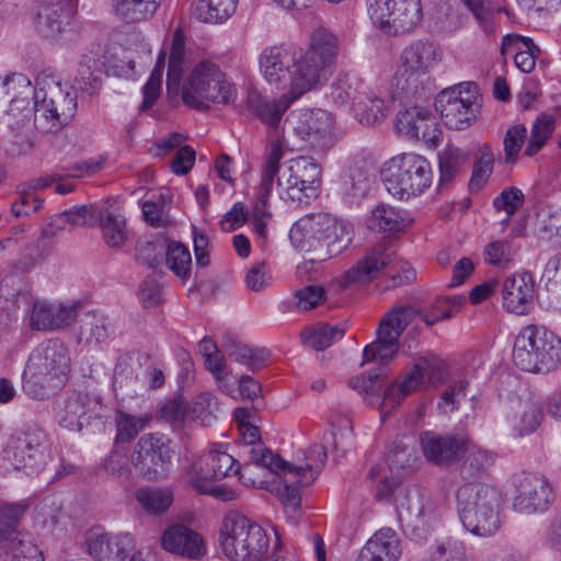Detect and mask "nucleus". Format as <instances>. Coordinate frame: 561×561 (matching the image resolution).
<instances>
[{
  "instance_id": "nucleus-1",
  "label": "nucleus",
  "mask_w": 561,
  "mask_h": 561,
  "mask_svg": "<svg viewBox=\"0 0 561 561\" xmlns=\"http://www.w3.org/2000/svg\"><path fill=\"white\" fill-rule=\"evenodd\" d=\"M336 55L335 36L325 28H317L308 50L298 58L289 48H265L260 56V69L271 85L300 98L329 80L335 68Z\"/></svg>"
},
{
  "instance_id": "nucleus-2",
  "label": "nucleus",
  "mask_w": 561,
  "mask_h": 561,
  "mask_svg": "<svg viewBox=\"0 0 561 561\" xmlns=\"http://www.w3.org/2000/svg\"><path fill=\"white\" fill-rule=\"evenodd\" d=\"M466 301L463 296H439L428 310H415L411 307H396L388 311L380 321L377 339L366 345L363 362L387 364L398 353L399 336L410 322L419 316L427 325L451 318Z\"/></svg>"
},
{
  "instance_id": "nucleus-3",
  "label": "nucleus",
  "mask_w": 561,
  "mask_h": 561,
  "mask_svg": "<svg viewBox=\"0 0 561 561\" xmlns=\"http://www.w3.org/2000/svg\"><path fill=\"white\" fill-rule=\"evenodd\" d=\"M457 511L465 529L477 537H490L501 528L502 492L486 483L468 482L456 493Z\"/></svg>"
},
{
  "instance_id": "nucleus-4",
  "label": "nucleus",
  "mask_w": 561,
  "mask_h": 561,
  "mask_svg": "<svg viewBox=\"0 0 561 561\" xmlns=\"http://www.w3.org/2000/svg\"><path fill=\"white\" fill-rule=\"evenodd\" d=\"M513 363L531 374H549L561 363V339L542 324L523 327L514 339Z\"/></svg>"
},
{
  "instance_id": "nucleus-5",
  "label": "nucleus",
  "mask_w": 561,
  "mask_h": 561,
  "mask_svg": "<svg viewBox=\"0 0 561 561\" xmlns=\"http://www.w3.org/2000/svg\"><path fill=\"white\" fill-rule=\"evenodd\" d=\"M181 94L183 103L188 107L207 111L210 103H232L237 98V90L216 64L202 60L185 78Z\"/></svg>"
},
{
  "instance_id": "nucleus-6",
  "label": "nucleus",
  "mask_w": 561,
  "mask_h": 561,
  "mask_svg": "<svg viewBox=\"0 0 561 561\" xmlns=\"http://www.w3.org/2000/svg\"><path fill=\"white\" fill-rule=\"evenodd\" d=\"M219 546L230 561H248L260 559L267 551L270 538L260 524L231 511L221 520Z\"/></svg>"
},
{
  "instance_id": "nucleus-7",
  "label": "nucleus",
  "mask_w": 561,
  "mask_h": 561,
  "mask_svg": "<svg viewBox=\"0 0 561 561\" xmlns=\"http://www.w3.org/2000/svg\"><path fill=\"white\" fill-rule=\"evenodd\" d=\"M382 182L389 194L400 201L423 194L432 184L433 173L423 156L404 152L383 163Z\"/></svg>"
},
{
  "instance_id": "nucleus-8",
  "label": "nucleus",
  "mask_w": 561,
  "mask_h": 561,
  "mask_svg": "<svg viewBox=\"0 0 561 561\" xmlns=\"http://www.w3.org/2000/svg\"><path fill=\"white\" fill-rule=\"evenodd\" d=\"M387 272L393 286L412 283L416 273L411 264L400 257L391 248H371L356 264L350 267L339 279L341 289L364 285Z\"/></svg>"
},
{
  "instance_id": "nucleus-9",
  "label": "nucleus",
  "mask_w": 561,
  "mask_h": 561,
  "mask_svg": "<svg viewBox=\"0 0 561 561\" xmlns=\"http://www.w3.org/2000/svg\"><path fill=\"white\" fill-rule=\"evenodd\" d=\"M69 369L70 355L66 345L58 339L46 340L28 356L23 373V389L27 394L37 398L42 394V388L65 377Z\"/></svg>"
},
{
  "instance_id": "nucleus-10",
  "label": "nucleus",
  "mask_w": 561,
  "mask_h": 561,
  "mask_svg": "<svg viewBox=\"0 0 561 561\" xmlns=\"http://www.w3.org/2000/svg\"><path fill=\"white\" fill-rule=\"evenodd\" d=\"M37 85H41L37 82ZM34 126L41 133H56L68 125L77 111L76 98L59 82L38 87L35 93Z\"/></svg>"
},
{
  "instance_id": "nucleus-11",
  "label": "nucleus",
  "mask_w": 561,
  "mask_h": 561,
  "mask_svg": "<svg viewBox=\"0 0 561 561\" xmlns=\"http://www.w3.org/2000/svg\"><path fill=\"white\" fill-rule=\"evenodd\" d=\"M435 107L449 129L463 130L479 117L482 95L476 83H460L440 91L435 99Z\"/></svg>"
},
{
  "instance_id": "nucleus-12",
  "label": "nucleus",
  "mask_w": 561,
  "mask_h": 561,
  "mask_svg": "<svg viewBox=\"0 0 561 561\" xmlns=\"http://www.w3.org/2000/svg\"><path fill=\"white\" fill-rule=\"evenodd\" d=\"M322 183V167L312 157L300 156L289 160L278 179L280 196L286 203L307 206L314 201Z\"/></svg>"
},
{
  "instance_id": "nucleus-13",
  "label": "nucleus",
  "mask_w": 561,
  "mask_h": 561,
  "mask_svg": "<svg viewBox=\"0 0 561 561\" xmlns=\"http://www.w3.org/2000/svg\"><path fill=\"white\" fill-rule=\"evenodd\" d=\"M444 380V363L435 355L420 356L401 378L392 382L385 391L382 409L390 410L399 405L411 393L436 387Z\"/></svg>"
},
{
  "instance_id": "nucleus-14",
  "label": "nucleus",
  "mask_w": 561,
  "mask_h": 561,
  "mask_svg": "<svg viewBox=\"0 0 561 561\" xmlns=\"http://www.w3.org/2000/svg\"><path fill=\"white\" fill-rule=\"evenodd\" d=\"M371 22L389 34H403L421 24V0H366Z\"/></svg>"
},
{
  "instance_id": "nucleus-15",
  "label": "nucleus",
  "mask_w": 561,
  "mask_h": 561,
  "mask_svg": "<svg viewBox=\"0 0 561 561\" xmlns=\"http://www.w3.org/2000/svg\"><path fill=\"white\" fill-rule=\"evenodd\" d=\"M4 453L14 469L39 471L50 458L48 437L38 427H27L10 439Z\"/></svg>"
},
{
  "instance_id": "nucleus-16",
  "label": "nucleus",
  "mask_w": 561,
  "mask_h": 561,
  "mask_svg": "<svg viewBox=\"0 0 561 561\" xmlns=\"http://www.w3.org/2000/svg\"><path fill=\"white\" fill-rule=\"evenodd\" d=\"M294 133L309 146L327 151L335 144V118L321 108H301L291 113Z\"/></svg>"
},
{
  "instance_id": "nucleus-17",
  "label": "nucleus",
  "mask_w": 561,
  "mask_h": 561,
  "mask_svg": "<svg viewBox=\"0 0 561 561\" xmlns=\"http://www.w3.org/2000/svg\"><path fill=\"white\" fill-rule=\"evenodd\" d=\"M442 49L433 42L416 41L405 47L400 56L396 73L397 84L402 90L417 87L419 79L425 76L442 60Z\"/></svg>"
},
{
  "instance_id": "nucleus-18",
  "label": "nucleus",
  "mask_w": 561,
  "mask_h": 561,
  "mask_svg": "<svg viewBox=\"0 0 561 561\" xmlns=\"http://www.w3.org/2000/svg\"><path fill=\"white\" fill-rule=\"evenodd\" d=\"M168 439L160 434L142 435L131 454L134 468L149 481H156L165 476L172 458Z\"/></svg>"
},
{
  "instance_id": "nucleus-19",
  "label": "nucleus",
  "mask_w": 561,
  "mask_h": 561,
  "mask_svg": "<svg viewBox=\"0 0 561 561\" xmlns=\"http://www.w3.org/2000/svg\"><path fill=\"white\" fill-rule=\"evenodd\" d=\"M516 495L513 506L518 513L530 515L545 512L553 500L549 480L538 472H522L514 478Z\"/></svg>"
},
{
  "instance_id": "nucleus-20",
  "label": "nucleus",
  "mask_w": 561,
  "mask_h": 561,
  "mask_svg": "<svg viewBox=\"0 0 561 561\" xmlns=\"http://www.w3.org/2000/svg\"><path fill=\"white\" fill-rule=\"evenodd\" d=\"M136 261L154 273L170 270L185 283L191 276L192 254L188 248H136Z\"/></svg>"
},
{
  "instance_id": "nucleus-21",
  "label": "nucleus",
  "mask_w": 561,
  "mask_h": 561,
  "mask_svg": "<svg viewBox=\"0 0 561 561\" xmlns=\"http://www.w3.org/2000/svg\"><path fill=\"white\" fill-rule=\"evenodd\" d=\"M236 466L234 458L222 444H214L207 451L198 456L186 472L192 488L229 477Z\"/></svg>"
},
{
  "instance_id": "nucleus-22",
  "label": "nucleus",
  "mask_w": 561,
  "mask_h": 561,
  "mask_svg": "<svg viewBox=\"0 0 561 561\" xmlns=\"http://www.w3.org/2000/svg\"><path fill=\"white\" fill-rule=\"evenodd\" d=\"M104 411L99 397L73 393L58 408L56 417L62 427L80 432L92 420L103 417Z\"/></svg>"
},
{
  "instance_id": "nucleus-23",
  "label": "nucleus",
  "mask_w": 561,
  "mask_h": 561,
  "mask_svg": "<svg viewBox=\"0 0 561 561\" xmlns=\"http://www.w3.org/2000/svg\"><path fill=\"white\" fill-rule=\"evenodd\" d=\"M399 520L412 527H432L439 517L433 500L419 488H409L397 504Z\"/></svg>"
},
{
  "instance_id": "nucleus-24",
  "label": "nucleus",
  "mask_w": 561,
  "mask_h": 561,
  "mask_svg": "<svg viewBox=\"0 0 561 561\" xmlns=\"http://www.w3.org/2000/svg\"><path fill=\"white\" fill-rule=\"evenodd\" d=\"M85 545L89 553L98 561H124L135 549L131 534H108L99 529L87 534Z\"/></svg>"
},
{
  "instance_id": "nucleus-25",
  "label": "nucleus",
  "mask_w": 561,
  "mask_h": 561,
  "mask_svg": "<svg viewBox=\"0 0 561 561\" xmlns=\"http://www.w3.org/2000/svg\"><path fill=\"white\" fill-rule=\"evenodd\" d=\"M396 128L410 139H421L425 144L436 145L440 130L435 116L422 106H412L400 111L396 117Z\"/></svg>"
},
{
  "instance_id": "nucleus-26",
  "label": "nucleus",
  "mask_w": 561,
  "mask_h": 561,
  "mask_svg": "<svg viewBox=\"0 0 561 561\" xmlns=\"http://www.w3.org/2000/svg\"><path fill=\"white\" fill-rule=\"evenodd\" d=\"M161 546L165 551L190 560H199L207 553L202 535L183 524L169 526L162 534Z\"/></svg>"
},
{
  "instance_id": "nucleus-27",
  "label": "nucleus",
  "mask_w": 561,
  "mask_h": 561,
  "mask_svg": "<svg viewBox=\"0 0 561 561\" xmlns=\"http://www.w3.org/2000/svg\"><path fill=\"white\" fill-rule=\"evenodd\" d=\"M534 295L535 283L531 274L514 273L503 283V308L515 314H525L531 307Z\"/></svg>"
},
{
  "instance_id": "nucleus-28",
  "label": "nucleus",
  "mask_w": 561,
  "mask_h": 561,
  "mask_svg": "<svg viewBox=\"0 0 561 561\" xmlns=\"http://www.w3.org/2000/svg\"><path fill=\"white\" fill-rule=\"evenodd\" d=\"M77 320L75 306L35 301L31 309L30 327L36 331H53L69 327Z\"/></svg>"
},
{
  "instance_id": "nucleus-29",
  "label": "nucleus",
  "mask_w": 561,
  "mask_h": 561,
  "mask_svg": "<svg viewBox=\"0 0 561 561\" xmlns=\"http://www.w3.org/2000/svg\"><path fill=\"white\" fill-rule=\"evenodd\" d=\"M507 420L512 435L525 437L535 433L543 420L542 405L533 398L518 399L513 402Z\"/></svg>"
},
{
  "instance_id": "nucleus-30",
  "label": "nucleus",
  "mask_w": 561,
  "mask_h": 561,
  "mask_svg": "<svg viewBox=\"0 0 561 561\" xmlns=\"http://www.w3.org/2000/svg\"><path fill=\"white\" fill-rule=\"evenodd\" d=\"M425 458L437 465L456 461L463 453V440L425 432L420 437Z\"/></svg>"
},
{
  "instance_id": "nucleus-31",
  "label": "nucleus",
  "mask_w": 561,
  "mask_h": 561,
  "mask_svg": "<svg viewBox=\"0 0 561 561\" xmlns=\"http://www.w3.org/2000/svg\"><path fill=\"white\" fill-rule=\"evenodd\" d=\"M400 540L394 530L382 528L360 549L356 561H398Z\"/></svg>"
},
{
  "instance_id": "nucleus-32",
  "label": "nucleus",
  "mask_w": 561,
  "mask_h": 561,
  "mask_svg": "<svg viewBox=\"0 0 561 561\" xmlns=\"http://www.w3.org/2000/svg\"><path fill=\"white\" fill-rule=\"evenodd\" d=\"M298 99L299 98H294V95L284 93L279 99L271 100L263 98L257 92H250L247 104L263 124L274 130H277L283 115Z\"/></svg>"
},
{
  "instance_id": "nucleus-33",
  "label": "nucleus",
  "mask_w": 561,
  "mask_h": 561,
  "mask_svg": "<svg viewBox=\"0 0 561 561\" xmlns=\"http://www.w3.org/2000/svg\"><path fill=\"white\" fill-rule=\"evenodd\" d=\"M412 224V218L404 210H399L389 205H378L367 219V227L370 230L392 236L403 231Z\"/></svg>"
},
{
  "instance_id": "nucleus-34",
  "label": "nucleus",
  "mask_w": 561,
  "mask_h": 561,
  "mask_svg": "<svg viewBox=\"0 0 561 561\" xmlns=\"http://www.w3.org/2000/svg\"><path fill=\"white\" fill-rule=\"evenodd\" d=\"M70 13L60 3H50L39 8L35 26L38 33L49 39H58L70 25Z\"/></svg>"
},
{
  "instance_id": "nucleus-35",
  "label": "nucleus",
  "mask_w": 561,
  "mask_h": 561,
  "mask_svg": "<svg viewBox=\"0 0 561 561\" xmlns=\"http://www.w3.org/2000/svg\"><path fill=\"white\" fill-rule=\"evenodd\" d=\"M185 37L181 30L172 35L169 67L167 72L168 94H178L181 88L184 68L186 67Z\"/></svg>"
},
{
  "instance_id": "nucleus-36",
  "label": "nucleus",
  "mask_w": 561,
  "mask_h": 561,
  "mask_svg": "<svg viewBox=\"0 0 561 561\" xmlns=\"http://www.w3.org/2000/svg\"><path fill=\"white\" fill-rule=\"evenodd\" d=\"M275 468H267L268 471L278 474L282 478V500L284 505H288L291 508L297 507L300 504V489L308 486L310 483H302L300 481L301 474L299 469H295L293 463L286 462L283 459H277Z\"/></svg>"
},
{
  "instance_id": "nucleus-37",
  "label": "nucleus",
  "mask_w": 561,
  "mask_h": 561,
  "mask_svg": "<svg viewBox=\"0 0 561 561\" xmlns=\"http://www.w3.org/2000/svg\"><path fill=\"white\" fill-rule=\"evenodd\" d=\"M356 119L367 126L381 122L387 115L386 101L370 87L363 89L353 108Z\"/></svg>"
},
{
  "instance_id": "nucleus-38",
  "label": "nucleus",
  "mask_w": 561,
  "mask_h": 561,
  "mask_svg": "<svg viewBox=\"0 0 561 561\" xmlns=\"http://www.w3.org/2000/svg\"><path fill=\"white\" fill-rule=\"evenodd\" d=\"M240 437L244 445L248 447V455L250 460L255 466L265 468H275V461L279 457L274 456L261 442L260 431L253 424L239 428Z\"/></svg>"
},
{
  "instance_id": "nucleus-39",
  "label": "nucleus",
  "mask_w": 561,
  "mask_h": 561,
  "mask_svg": "<svg viewBox=\"0 0 561 561\" xmlns=\"http://www.w3.org/2000/svg\"><path fill=\"white\" fill-rule=\"evenodd\" d=\"M423 561H468L466 545L455 537H444L431 543Z\"/></svg>"
},
{
  "instance_id": "nucleus-40",
  "label": "nucleus",
  "mask_w": 561,
  "mask_h": 561,
  "mask_svg": "<svg viewBox=\"0 0 561 561\" xmlns=\"http://www.w3.org/2000/svg\"><path fill=\"white\" fill-rule=\"evenodd\" d=\"M75 88L87 95H94L102 85L100 61L92 55H83L75 77Z\"/></svg>"
},
{
  "instance_id": "nucleus-41",
  "label": "nucleus",
  "mask_w": 561,
  "mask_h": 561,
  "mask_svg": "<svg viewBox=\"0 0 561 561\" xmlns=\"http://www.w3.org/2000/svg\"><path fill=\"white\" fill-rule=\"evenodd\" d=\"M366 87L367 84L355 76H339L331 85L330 98L336 106L351 104L353 110Z\"/></svg>"
},
{
  "instance_id": "nucleus-42",
  "label": "nucleus",
  "mask_w": 561,
  "mask_h": 561,
  "mask_svg": "<svg viewBox=\"0 0 561 561\" xmlns=\"http://www.w3.org/2000/svg\"><path fill=\"white\" fill-rule=\"evenodd\" d=\"M355 236L352 222L346 219L334 218L329 214H322V232L320 241L325 245H350Z\"/></svg>"
},
{
  "instance_id": "nucleus-43",
  "label": "nucleus",
  "mask_w": 561,
  "mask_h": 561,
  "mask_svg": "<svg viewBox=\"0 0 561 561\" xmlns=\"http://www.w3.org/2000/svg\"><path fill=\"white\" fill-rule=\"evenodd\" d=\"M345 334V329L339 325L317 324L305 328L300 337L306 346L321 351L340 341Z\"/></svg>"
},
{
  "instance_id": "nucleus-44",
  "label": "nucleus",
  "mask_w": 561,
  "mask_h": 561,
  "mask_svg": "<svg viewBox=\"0 0 561 561\" xmlns=\"http://www.w3.org/2000/svg\"><path fill=\"white\" fill-rule=\"evenodd\" d=\"M322 214H310L299 218L289 230V240L294 245L321 243Z\"/></svg>"
},
{
  "instance_id": "nucleus-45",
  "label": "nucleus",
  "mask_w": 561,
  "mask_h": 561,
  "mask_svg": "<svg viewBox=\"0 0 561 561\" xmlns=\"http://www.w3.org/2000/svg\"><path fill=\"white\" fill-rule=\"evenodd\" d=\"M344 196L351 202L362 199L370 190V174L364 165L354 164L348 168L342 183Z\"/></svg>"
},
{
  "instance_id": "nucleus-46",
  "label": "nucleus",
  "mask_w": 561,
  "mask_h": 561,
  "mask_svg": "<svg viewBox=\"0 0 561 561\" xmlns=\"http://www.w3.org/2000/svg\"><path fill=\"white\" fill-rule=\"evenodd\" d=\"M162 0H112L117 15L128 22L149 19L157 11Z\"/></svg>"
},
{
  "instance_id": "nucleus-47",
  "label": "nucleus",
  "mask_w": 561,
  "mask_h": 561,
  "mask_svg": "<svg viewBox=\"0 0 561 561\" xmlns=\"http://www.w3.org/2000/svg\"><path fill=\"white\" fill-rule=\"evenodd\" d=\"M27 505L23 503L4 504L0 508V536L7 542L22 539L27 534L18 530L19 520L26 511Z\"/></svg>"
},
{
  "instance_id": "nucleus-48",
  "label": "nucleus",
  "mask_w": 561,
  "mask_h": 561,
  "mask_svg": "<svg viewBox=\"0 0 561 561\" xmlns=\"http://www.w3.org/2000/svg\"><path fill=\"white\" fill-rule=\"evenodd\" d=\"M135 496L138 504L153 515L165 512L173 502V493L168 489L142 488L137 490Z\"/></svg>"
},
{
  "instance_id": "nucleus-49",
  "label": "nucleus",
  "mask_w": 561,
  "mask_h": 561,
  "mask_svg": "<svg viewBox=\"0 0 561 561\" xmlns=\"http://www.w3.org/2000/svg\"><path fill=\"white\" fill-rule=\"evenodd\" d=\"M468 160V154L456 147H447L438 153L440 185L451 182Z\"/></svg>"
},
{
  "instance_id": "nucleus-50",
  "label": "nucleus",
  "mask_w": 561,
  "mask_h": 561,
  "mask_svg": "<svg viewBox=\"0 0 561 561\" xmlns=\"http://www.w3.org/2000/svg\"><path fill=\"white\" fill-rule=\"evenodd\" d=\"M237 2L238 0H198V18L206 23H221L236 12Z\"/></svg>"
},
{
  "instance_id": "nucleus-51",
  "label": "nucleus",
  "mask_w": 561,
  "mask_h": 561,
  "mask_svg": "<svg viewBox=\"0 0 561 561\" xmlns=\"http://www.w3.org/2000/svg\"><path fill=\"white\" fill-rule=\"evenodd\" d=\"M3 90L10 102H30L35 101L37 89L32 87L31 80L23 73L7 75L2 82Z\"/></svg>"
},
{
  "instance_id": "nucleus-52",
  "label": "nucleus",
  "mask_w": 561,
  "mask_h": 561,
  "mask_svg": "<svg viewBox=\"0 0 561 561\" xmlns=\"http://www.w3.org/2000/svg\"><path fill=\"white\" fill-rule=\"evenodd\" d=\"M284 150L278 135L266 148L265 161L261 173L262 186L266 192H272L274 179L279 170V161L283 159Z\"/></svg>"
},
{
  "instance_id": "nucleus-53",
  "label": "nucleus",
  "mask_w": 561,
  "mask_h": 561,
  "mask_svg": "<svg viewBox=\"0 0 561 561\" xmlns=\"http://www.w3.org/2000/svg\"><path fill=\"white\" fill-rule=\"evenodd\" d=\"M327 459V451L322 445H312L307 453H305L304 460L295 463V469H299L300 481L302 483H312L320 470L322 469Z\"/></svg>"
},
{
  "instance_id": "nucleus-54",
  "label": "nucleus",
  "mask_w": 561,
  "mask_h": 561,
  "mask_svg": "<svg viewBox=\"0 0 561 561\" xmlns=\"http://www.w3.org/2000/svg\"><path fill=\"white\" fill-rule=\"evenodd\" d=\"M493 165L494 154L491 146L485 142L479 148V157L472 169L469 181V188L471 191H479L484 186L493 172Z\"/></svg>"
},
{
  "instance_id": "nucleus-55",
  "label": "nucleus",
  "mask_w": 561,
  "mask_h": 561,
  "mask_svg": "<svg viewBox=\"0 0 561 561\" xmlns=\"http://www.w3.org/2000/svg\"><path fill=\"white\" fill-rule=\"evenodd\" d=\"M218 411V399L209 392H203L191 403L188 416L201 422L202 425L207 426L215 420Z\"/></svg>"
},
{
  "instance_id": "nucleus-56",
  "label": "nucleus",
  "mask_w": 561,
  "mask_h": 561,
  "mask_svg": "<svg viewBox=\"0 0 561 561\" xmlns=\"http://www.w3.org/2000/svg\"><path fill=\"white\" fill-rule=\"evenodd\" d=\"M554 129V118L549 114H541L533 125L530 138L525 150L528 157L535 156L550 138Z\"/></svg>"
},
{
  "instance_id": "nucleus-57",
  "label": "nucleus",
  "mask_w": 561,
  "mask_h": 561,
  "mask_svg": "<svg viewBox=\"0 0 561 561\" xmlns=\"http://www.w3.org/2000/svg\"><path fill=\"white\" fill-rule=\"evenodd\" d=\"M110 335V322L99 313H89L82 319L80 336L87 343H102Z\"/></svg>"
},
{
  "instance_id": "nucleus-58",
  "label": "nucleus",
  "mask_w": 561,
  "mask_h": 561,
  "mask_svg": "<svg viewBox=\"0 0 561 561\" xmlns=\"http://www.w3.org/2000/svg\"><path fill=\"white\" fill-rule=\"evenodd\" d=\"M100 225L107 245H122L129 242V233L123 217L107 214L105 218L100 215Z\"/></svg>"
},
{
  "instance_id": "nucleus-59",
  "label": "nucleus",
  "mask_w": 561,
  "mask_h": 561,
  "mask_svg": "<svg viewBox=\"0 0 561 561\" xmlns=\"http://www.w3.org/2000/svg\"><path fill=\"white\" fill-rule=\"evenodd\" d=\"M165 64V51L161 50L156 66L144 87V101L140 106V111H147L152 107L157 99L161 93L162 77Z\"/></svg>"
},
{
  "instance_id": "nucleus-60",
  "label": "nucleus",
  "mask_w": 561,
  "mask_h": 561,
  "mask_svg": "<svg viewBox=\"0 0 561 561\" xmlns=\"http://www.w3.org/2000/svg\"><path fill=\"white\" fill-rule=\"evenodd\" d=\"M229 356L251 370H259L268 360L270 352L265 348H254L248 345H234L230 350Z\"/></svg>"
},
{
  "instance_id": "nucleus-61",
  "label": "nucleus",
  "mask_w": 561,
  "mask_h": 561,
  "mask_svg": "<svg viewBox=\"0 0 561 561\" xmlns=\"http://www.w3.org/2000/svg\"><path fill=\"white\" fill-rule=\"evenodd\" d=\"M463 451H467L463 471L469 474L483 473L494 463V454L478 446H466L463 443Z\"/></svg>"
},
{
  "instance_id": "nucleus-62",
  "label": "nucleus",
  "mask_w": 561,
  "mask_h": 561,
  "mask_svg": "<svg viewBox=\"0 0 561 561\" xmlns=\"http://www.w3.org/2000/svg\"><path fill=\"white\" fill-rule=\"evenodd\" d=\"M100 220V213L93 205L72 207L55 217V222H69L73 226H94Z\"/></svg>"
},
{
  "instance_id": "nucleus-63",
  "label": "nucleus",
  "mask_w": 561,
  "mask_h": 561,
  "mask_svg": "<svg viewBox=\"0 0 561 561\" xmlns=\"http://www.w3.org/2000/svg\"><path fill=\"white\" fill-rule=\"evenodd\" d=\"M34 101L25 103L10 102L4 113L5 124L12 130H20L31 122L32 117L34 118Z\"/></svg>"
},
{
  "instance_id": "nucleus-64",
  "label": "nucleus",
  "mask_w": 561,
  "mask_h": 561,
  "mask_svg": "<svg viewBox=\"0 0 561 561\" xmlns=\"http://www.w3.org/2000/svg\"><path fill=\"white\" fill-rule=\"evenodd\" d=\"M5 545L12 554L11 561H44L43 552L30 536H23L22 539Z\"/></svg>"
}]
</instances>
